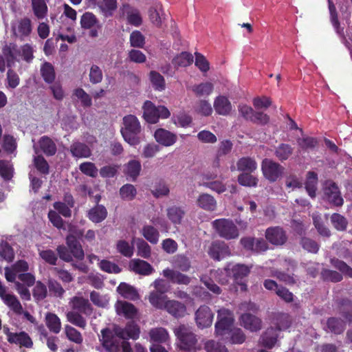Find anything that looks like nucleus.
I'll return each instance as SVG.
<instances>
[{
  "mask_svg": "<svg viewBox=\"0 0 352 352\" xmlns=\"http://www.w3.org/2000/svg\"><path fill=\"white\" fill-rule=\"evenodd\" d=\"M261 169L264 177L271 182L277 181L285 170L280 164L267 158L263 160Z\"/></svg>",
  "mask_w": 352,
  "mask_h": 352,
  "instance_id": "9",
  "label": "nucleus"
},
{
  "mask_svg": "<svg viewBox=\"0 0 352 352\" xmlns=\"http://www.w3.org/2000/svg\"><path fill=\"white\" fill-rule=\"evenodd\" d=\"M214 314L207 305H201L195 312L197 325L200 329L209 327L212 325Z\"/></svg>",
  "mask_w": 352,
  "mask_h": 352,
  "instance_id": "13",
  "label": "nucleus"
},
{
  "mask_svg": "<svg viewBox=\"0 0 352 352\" xmlns=\"http://www.w3.org/2000/svg\"><path fill=\"white\" fill-rule=\"evenodd\" d=\"M154 137L159 144L164 146H172L177 141V135L175 133L162 128L155 131Z\"/></svg>",
  "mask_w": 352,
  "mask_h": 352,
  "instance_id": "22",
  "label": "nucleus"
},
{
  "mask_svg": "<svg viewBox=\"0 0 352 352\" xmlns=\"http://www.w3.org/2000/svg\"><path fill=\"white\" fill-rule=\"evenodd\" d=\"M331 222L333 228L338 231H345L347 228L348 221L345 217L339 213H333L331 216Z\"/></svg>",
  "mask_w": 352,
  "mask_h": 352,
  "instance_id": "49",
  "label": "nucleus"
},
{
  "mask_svg": "<svg viewBox=\"0 0 352 352\" xmlns=\"http://www.w3.org/2000/svg\"><path fill=\"white\" fill-rule=\"evenodd\" d=\"M65 333L66 338L71 342L76 344H81L83 342V338L81 333L74 327L66 324L65 326Z\"/></svg>",
  "mask_w": 352,
  "mask_h": 352,
  "instance_id": "47",
  "label": "nucleus"
},
{
  "mask_svg": "<svg viewBox=\"0 0 352 352\" xmlns=\"http://www.w3.org/2000/svg\"><path fill=\"white\" fill-rule=\"evenodd\" d=\"M41 74L43 80L46 83H53L56 78L54 67L52 63L45 62L41 67Z\"/></svg>",
  "mask_w": 352,
  "mask_h": 352,
  "instance_id": "41",
  "label": "nucleus"
},
{
  "mask_svg": "<svg viewBox=\"0 0 352 352\" xmlns=\"http://www.w3.org/2000/svg\"><path fill=\"white\" fill-rule=\"evenodd\" d=\"M14 259V251L10 243L1 239L0 241V260L12 263Z\"/></svg>",
  "mask_w": 352,
  "mask_h": 352,
  "instance_id": "39",
  "label": "nucleus"
},
{
  "mask_svg": "<svg viewBox=\"0 0 352 352\" xmlns=\"http://www.w3.org/2000/svg\"><path fill=\"white\" fill-rule=\"evenodd\" d=\"M3 333L6 336L7 341L11 344L27 349H31L34 345L32 338L25 331L12 332L8 327H4Z\"/></svg>",
  "mask_w": 352,
  "mask_h": 352,
  "instance_id": "8",
  "label": "nucleus"
},
{
  "mask_svg": "<svg viewBox=\"0 0 352 352\" xmlns=\"http://www.w3.org/2000/svg\"><path fill=\"white\" fill-rule=\"evenodd\" d=\"M331 265L340 271V272L324 268L320 272L321 279L324 282L338 283L343 279V276L352 278V267L344 261L336 258L330 261Z\"/></svg>",
  "mask_w": 352,
  "mask_h": 352,
  "instance_id": "1",
  "label": "nucleus"
},
{
  "mask_svg": "<svg viewBox=\"0 0 352 352\" xmlns=\"http://www.w3.org/2000/svg\"><path fill=\"white\" fill-rule=\"evenodd\" d=\"M212 224L221 237L230 240L239 236V230L232 220L226 219H216Z\"/></svg>",
  "mask_w": 352,
  "mask_h": 352,
  "instance_id": "7",
  "label": "nucleus"
},
{
  "mask_svg": "<svg viewBox=\"0 0 352 352\" xmlns=\"http://www.w3.org/2000/svg\"><path fill=\"white\" fill-rule=\"evenodd\" d=\"M71 306L74 310L83 314L86 316H91L93 313V307L89 300L82 296H74L71 299Z\"/></svg>",
  "mask_w": 352,
  "mask_h": 352,
  "instance_id": "18",
  "label": "nucleus"
},
{
  "mask_svg": "<svg viewBox=\"0 0 352 352\" xmlns=\"http://www.w3.org/2000/svg\"><path fill=\"white\" fill-rule=\"evenodd\" d=\"M141 132L140 122L136 116L127 115L123 118V127L120 130L122 138L131 146L140 143V133Z\"/></svg>",
  "mask_w": 352,
  "mask_h": 352,
  "instance_id": "2",
  "label": "nucleus"
},
{
  "mask_svg": "<svg viewBox=\"0 0 352 352\" xmlns=\"http://www.w3.org/2000/svg\"><path fill=\"white\" fill-rule=\"evenodd\" d=\"M167 296L160 292L153 291L148 296V301L151 305L157 309L165 308Z\"/></svg>",
  "mask_w": 352,
  "mask_h": 352,
  "instance_id": "44",
  "label": "nucleus"
},
{
  "mask_svg": "<svg viewBox=\"0 0 352 352\" xmlns=\"http://www.w3.org/2000/svg\"><path fill=\"white\" fill-rule=\"evenodd\" d=\"M32 30V21L28 17L18 20L12 25L13 35L21 41H23L25 37L29 36Z\"/></svg>",
  "mask_w": 352,
  "mask_h": 352,
  "instance_id": "14",
  "label": "nucleus"
},
{
  "mask_svg": "<svg viewBox=\"0 0 352 352\" xmlns=\"http://www.w3.org/2000/svg\"><path fill=\"white\" fill-rule=\"evenodd\" d=\"M327 327L329 331L335 334H340L344 330V322L338 318L331 317L327 321Z\"/></svg>",
  "mask_w": 352,
  "mask_h": 352,
  "instance_id": "48",
  "label": "nucleus"
},
{
  "mask_svg": "<svg viewBox=\"0 0 352 352\" xmlns=\"http://www.w3.org/2000/svg\"><path fill=\"white\" fill-rule=\"evenodd\" d=\"M118 315H122L127 319H133L138 313L136 307L131 302L118 300L116 305Z\"/></svg>",
  "mask_w": 352,
  "mask_h": 352,
  "instance_id": "24",
  "label": "nucleus"
},
{
  "mask_svg": "<svg viewBox=\"0 0 352 352\" xmlns=\"http://www.w3.org/2000/svg\"><path fill=\"white\" fill-rule=\"evenodd\" d=\"M129 41L131 47L143 48L145 45V37L141 32L134 30L130 34Z\"/></svg>",
  "mask_w": 352,
  "mask_h": 352,
  "instance_id": "58",
  "label": "nucleus"
},
{
  "mask_svg": "<svg viewBox=\"0 0 352 352\" xmlns=\"http://www.w3.org/2000/svg\"><path fill=\"white\" fill-rule=\"evenodd\" d=\"M129 267L135 274L142 276L152 274L155 270L147 261L139 258L133 259L130 262Z\"/></svg>",
  "mask_w": 352,
  "mask_h": 352,
  "instance_id": "20",
  "label": "nucleus"
},
{
  "mask_svg": "<svg viewBox=\"0 0 352 352\" xmlns=\"http://www.w3.org/2000/svg\"><path fill=\"white\" fill-rule=\"evenodd\" d=\"M294 148L289 144L281 143L276 147L274 155L280 162L287 160L293 154Z\"/></svg>",
  "mask_w": 352,
  "mask_h": 352,
  "instance_id": "37",
  "label": "nucleus"
},
{
  "mask_svg": "<svg viewBox=\"0 0 352 352\" xmlns=\"http://www.w3.org/2000/svg\"><path fill=\"white\" fill-rule=\"evenodd\" d=\"M324 194L327 200L333 206L341 207L344 204L340 188L336 182L329 181L324 188Z\"/></svg>",
  "mask_w": 352,
  "mask_h": 352,
  "instance_id": "10",
  "label": "nucleus"
},
{
  "mask_svg": "<svg viewBox=\"0 0 352 352\" xmlns=\"http://www.w3.org/2000/svg\"><path fill=\"white\" fill-rule=\"evenodd\" d=\"M229 252L228 247L224 243H213L210 248L209 254L214 260L220 261Z\"/></svg>",
  "mask_w": 352,
  "mask_h": 352,
  "instance_id": "31",
  "label": "nucleus"
},
{
  "mask_svg": "<svg viewBox=\"0 0 352 352\" xmlns=\"http://www.w3.org/2000/svg\"><path fill=\"white\" fill-rule=\"evenodd\" d=\"M339 314L349 322H352V301L343 298L338 302Z\"/></svg>",
  "mask_w": 352,
  "mask_h": 352,
  "instance_id": "33",
  "label": "nucleus"
},
{
  "mask_svg": "<svg viewBox=\"0 0 352 352\" xmlns=\"http://www.w3.org/2000/svg\"><path fill=\"white\" fill-rule=\"evenodd\" d=\"M163 275L173 284L188 285L191 281L188 276L169 268L163 270Z\"/></svg>",
  "mask_w": 352,
  "mask_h": 352,
  "instance_id": "21",
  "label": "nucleus"
},
{
  "mask_svg": "<svg viewBox=\"0 0 352 352\" xmlns=\"http://www.w3.org/2000/svg\"><path fill=\"white\" fill-rule=\"evenodd\" d=\"M214 108L218 114L228 116L232 111V104L227 97L219 96L214 100Z\"/></svg>",
  "mask_w": 352,
  "mask_h": 352,
  "instance_id": "26",
  "label": "nucleus"
},
{
  "mask_svg": "<svg viewBox=\"0 0 352 352\" xmlns=\"http://www.w3.org/2000/svg\"><path fill=\"white\" fill-rule=\"evenodd\" d=\"M136 245L138 256L144 258H148L151 257V248L144 239L138 238L136 241Z\"/></svg>",
  "mask_w": 352,
  "mask_h": 352,
  "instance_id": "61",
  "label": "nucleus"
},
{
  "mask_svg": "<svg viewBox=\"0 0 352 352\" xmlns=\"http://www.w3.org/2000/svg\"><path fill=\"white\" fill-rule=\"evenodd\" d=\"M149 79L155 90L162 91L166 88L164 78L156 71H151L149 73Z\"/></svg>",
  "mask_w": 352,
  "mask_h": 352,
  "instance_id": "45",
  "label": "nucleus"
},
{
  "mask_svg": "<svg viewBox=\"0 0 352 352\" xmlns=\"http://www.w3.org/2000/svg\"><path fill=\"white\" fill-rule=\"evenodd\" d=\"M73 96H76L81 103V105L85 107H90L92 105V100L91 96L82 89L76 88L73 91Z\"/></svg>",
  "mask_w": 352,
  "mask_h": 352,
  "instance_id": "53",
  "label": "nucleus"
},
{
  "mask_svg": "<svg viewBox=\"0 0 352 352\" xmlns=\"http://www.w3.org/2000/svg\"><path fill=\"white\" fill-rule=\"evenodd\" d=\"M313 223L318 233L323 236H329L331 231L324 225L322 217L319 214L313 215Z\"/></svg>",
  "mask_w": 352,
  "mask_h": 352,
  "instance_id": "60",
  "label": "nucleus"
},
{
  "mask_svg": "<svg viewBox=\"0 0 352 352\" xmlns=\"http://www.w3.org/2000/svg\"><path fill=\"white\" fill-rule=\"evenodd\" d=\"M144 118L151 124H155L160 118L166 119L170 116L169 110L164 106L156 107L151 101L146 100L142 107Z\"/></svg>",
  "mask_w": 352,
  "mask_h": 352,
  "instance_id": "6",
  "label": "nucleus"
},
{
  "mask_svg": "<svg viewBox=\"0 0 352 352\" xmlns=\"http://www.w3.org/2000/svg\"><path fill=\"white\" fill-rule=\"evenodd\" d=\"M149 336L151 339L156 342H164L168 337L167 331L162 327L151 329Z\"/></svg>",
  "mask_w": 352,
  "mask_h": 352,
  "instance_id": "63",
  "label": "nucleus"
},
{
  "mask_svg": "<svg viewBox=\"0 0 352 352\" xmlns=\"http://www.w3.org/2000/svg\"><path fill=\"white\" fill-rule=\"evenodd\" d=\"M119 192L122 199L131 201L135 197L137 190L133 184H126L120 188Z\"/></svg>",
  "mask_w": 352,
  "mask_h": 352,
  "instance_id": "54",
  "label": "nucleus"
},
{
  "mask_svg": "<svg viewBox=\"0 0 352 352\" xmlns=\"http://www.w3.org/2000/svg\"><path fill=\"white\" fill-rule=\"evenodd\" d=\"M175 334L179 341V348L185 351L195 352L201 349L198 345L197 336L190 328L180 324L175 331Z\"/></svg>",
  "mask_w": 352,
  "mask_h": 352,
  "instance_id": "3",
  "label": "nucleus"
},
{
  "mask_svg": "<svg viewBox=\"0 0 352 352\" xmlns=\"http://www.w3.org/2000/svg\"><path fill=\"white\" fill-rule=\"evenodd\" d=\"M197 203L199 207L206 211L212 212L217 208V201L213 196L208 193L199 195Z\"/></svg>",
  "mask_w": 352,
  "mask_h": 352,
  "instance_id": "27",
  "label": "nucleus"
},
{
  "mask_svg": "<svg viewBox=\"0 0 352 352\" xmlns=\"http://www.w3.org/2000/svg\"><path fill=\"white\" fill-rule=\"evenodd\" d=\"M193 62L192 55L187 52H183L173 59V64L177 67H187Z\"/></svg>",
  "mask_w": 352,
  "mask_h": 352,
  "instance_id": "51",
  "label": "nucleus"
},
{
  "mask_svg": "<svg viewBox=\"0 0 352 352\" xmlns=\"http://www.w3.org/2000/svg\"><path fill=\"white\" fill-rule=\"evenodd\" d=\"M45 319V324L51 332L57 334L60 331L61 322L56 314L48 312Z\"/></svg>",
  "mask_w": 352,
  "mask_h": 352,
  "instance_id": "40",
  "label": "nucleus"
},
{
  "mask_svg": "<svg viewBox=\"0 0 352 352\" xmlns=\"http://www.w3.org/2000/svg\"><path fill=\"white\" fill-rule=\"evenodd\" d=\"M98 266L102 271L109 274H118L122 271L117 264L106 259L101 260Z\"/></svg>",
  "mask_w": 352,
  "mask_h": 352,
  "instance_id": "62",
  "label": "nucleus"
},
{
  "mask_svg": "<svg viewBox=\"0 0 352 352\" xmlns=\"http://www.w3.org/2000/svg\"><path fill=\"white\" fill-rule=\"evenodd\" d=\"M142 169L141 164L135 160H130L124 167V174L129 177L133 182L136 181Z\"/></svg>",
  "mask_w": 352,
  "mask_h": 352,
  "instance_id": "36",
  "label": "nucleus"
},
{
  "mask_svg": "<svg viewBox=\"0 0 352 352\" xmlns=\"http://www.w3.org/2000/svg\"><path fill=\"white\" fill-rule=\"evenodd\" d=\"M251 268L252 266L249 267L244 264H236L232 268L234 280L241 286V291L247 290V285L244 283L240 282L249 275Z\"/></svg>",
  "mask_w": 352,
  "mask_h": 352,
  "instance_id": "17",
  "label": "nucleus"
},
{
  "mask_svg": "<svg viewBox=\"0 0 352 352\" xmlns=\"http://www.w3.org/2000/svg\"><path fill=\"white\" fill-rule=\"evenodd\" d=\"M89 82L92 85L100 83L103 79V73L101 68L97 65H92L89 73Z\"/></svg>",
  "mask_w": 352,
  "mask_h": 352,
  "instance_id": "56",
  "label": "nucleus"
},
{
  "mask_svg": "<svg viewBox=\"0 0 352 352\" xmlns=\"http://www.w3.org/2000/svg\"><path fill=\"white\" fill-rule=\"evenodd\" d=\"M70 152L74 157L87 158L91 155V151L85 143L76 142L70 146Z\"/></svg>",
  "mask_w": 352,
  "mask_h": 352,
  "instance_id": "28",
  "label": "nucleus"
},
{
  "mask_svg": "<svg viewBox=\"0 0 352 352\" xmlns=\"http://www.w3.org/2000/svg\"><path fill=\"white\" fill-rule=\"evenodd\" d=\"M67 320L72 324L85 329L87 326L85 318L81 315V313L71 311L66 314Z\"/></svg>",
  "mask_w": 352,
  "mask_h": 352,
  "instance_id": "46",
  "label": "nucleus"
},
{
  "mask_svg": "<svg viewBox=\"0 0 352 352\" xmlns=\"http://www.w3.org/2000/svg\"><path fill=\"white\" fill-rule=\"evenodd\" d=\"M107 217V210L102 205H97L91 208L87 214V217L90 221L95 223H100Z\"/></svg>",
  "mask_w": 352,
  "mask_h": 352,
  "instance_id": "29",
  "label": "nucleus"
},
{
  "mask_svg": "<svg viewBox=\"0 0 352 352\" xmlns=\"http://www.w3.org/2000/svg\"><path fill=\"white\" fill-rule=\"evenodd\" d=\"M236 166L239 170L247 173L253 172L257 167L256 161L249 157L239 159L236 163Z\"/></svg>",
  "mask_w": 352,
  "mask_h": 352,
  "instance_id": "43",
  "label": "nucleus"
},
{
  "mask_svg": "<svg viewBox=\"0 0 352 352\" xmlns=\"http://www.w3.org/2000/svg\"><path fill=\"white\" fill-rule=\"evenodd\" d=\"M302 248L308 252L312 254L318 253L320 245L314 239L303 236L300 240Z\"/></svg>",
  "mask_w": 352,
  "mask_h": 352,
  "instance_id": "55",
  "label": "nucleus"
},
{
  "mask_svg": "<svg viewBox=\"0 0 352 352\" xmlns=\"http://www.w3.org/2000/svg\"><path fill=\"white\" fill-rule=\"evenodd\" d=\"M34 166L36 170L42 175H48L50 173V166L42 155H37L33 160Z\"/></svg>",
  "mask_w": 352,
  "mask_h": 352,
  "instance_id": "59",
  "label": "nucleus"
},
{
  "mask_svg": "<svg viewBox=\"0 0 352 352\" xmlns=\"http://www.w3.org/2000/svg\"><path fill=\"white\" fill-rule=\"evenodd\" d=\"M279 318L281 321L283 320V323L278 322L275 327H271L267 328L260 338L261 345L265 348H273L278 340V331L289 327L290 321L289 320L288 315L282 314Z\"/></svg>",
  "mask_w": 352,
  "mask_h": 352,
  "instance_id": "4",
  "label": "nucleus"
},
{
  "mask_svg": "<svg viewBox=\"0 0 352 352\" xmlns=\"http://www.w3.org/2000/svg\"><path fill=\"white\" fill-rule=\"evenodd\" d=\"M118 329V335L121 336L122 340H129L131 338L133 340H137L140 336V328L138 325L133 321L129 322L124 328L116 327Z\"/></svg>",
  "mask_w": 352,
  "mask_h": 352,
  "instance_id": "23",
  "label": "nucleus"
},
{
  "mask_svg": "<svg viewBox=\"0 0 352 352\" xmlns=\"http://www.w3.org/2000/svg\"><path fill=\"white\" fill-rule=\"evenodd\" d=\"M265 236L267 241L276 246L284 245L288 239L285 230L280 226H272L267 228Z\"/></svg>",
  "mask_w": 352,
  "mask_h": 352,
  "instance_id": "11",
  "label": "nucleus"
},
{
  "mask_svg": "<svg viewBox=\"0 0 352 352\" xmlns=\"http://www.w3.org/2000/svg\"><path fill=\"white\" fill-rule=\"evenodd\" d=\"M185 214L186 212L181 206H173L167 209V217L174 225L181 224Z\"/></svg>",
  "mask_w": 352,
  "mask_h": 352,
  "instance_id": "32",
  "label": "nucleus"
},
{
  "mask_svg": "<svg viewBox=\"0 0 352 352\" xmlns=\"http://www.w3.org/2000/svg\"><path fill=\"white\" fill-rule=\"evenodd\" d=\"M97 6L102 15L107 18L113 15L118 8V2L117 0H102L97 3Z\"/></svg>",
  "mask_w": 352,
  "mask_h": 352,
  "instance_id": "34",
  "label": "nucleus"
},
{
  "mask_svg": "<svg viewBox=\"0 0 352 352\" xmlns=\"http://www.w3.org/2000/svg\"><path fill=\"white\" fill-rule=\"evenodd\" d=\"M118 329L115 327L113 329L109 328L102 329L99 340L102 346L107 352H119L120 343L122 338L118 333Z\"/></svg>",
  "mask_w": 352,
  "mask_h": 352,
  "instance_id": "5",
  "label": "nucleus"
},
{
  "mask_svg": "<svg viewBox=\"0 0 352 352\" xmlns=\"http://www.w3.org/2000/svg\"><path fill=\"white\" fill-rule=\"evenodd\" d=\"M297 143L302 151L314 150L318 144L317 138L314 137H303L297 139Z\"/></svg>",
  "mask_w": 352,
  "mask_h": 352,
  "instance_id": "50",
  "label": "nucleus"
},
{
  "mask_svg": "<svg viewBox=\"0 0 352 352\" xmlns=\"http://www.w3.org/2000/svg\"><path fill=\"white\" fill-rule=\"evenodd\" d=\"M65 241L73 257L78 261H82L85 258V252L76 236L70 233L66 236Z\"/></svg>",
  "mask_w": 352,
  "mask_h": 352,
  "instance_id": "16",
  "label": "nucleus"
},
{
  "mask_svg": "<svg viewBox=\"0 0 352 352\" xmlns=\"http://www.w3.org/2000/svg\"><path fill=\"white\" fill-rule=\"evenodd\" d=\"M240 320L241 324L252 332L261 329V320L251 314H242Z\"/></svg>",
  "mask_w": 352,
  "mask_h": 352,
  "instance_id": "25",
  "label": "nucleus"
},
{
  "mask_svg": "<svg viewBox=\"0 0 352 352\" xmlns=\"http://www.w3.org/2000/svg\"><path fill=\"white\" fill-rule=\"evenodd\" d=\"M118 293L125 298L135 299L138 296L135 289L130 285L121 283L117 288Z\"/></svg>",
  "mask_w": 352,
  "mask_h": 352,
  "instance_id": "52",
  "label": "nucleus"
},
{
  "mask_svg": "<svg viewBox=\"0 0 352 352\" xmlns=\"http://www.w3.org/2000/svg\"><path fill=\"white\" fill-rule=\"evenodd\" d=\"M233 318L230 311L228 309H220L218 311L217 321L215 324V332L218 335L225 334L229 331L233 324Z\"/></svg>",
  "mask_w": 352,
  "mask_h": 352,
  "instance_id": "12",
  "label": "nucleus"
},
{
  "mask_svg": "<svg viewBox=\"0 0 352 352\" xmlns=\"http://www.w3.org/2000/svg\"><path fill=\"white\" fill-rule=\"evenodd\" d=\"M142 234L151 244H157L160 238L159 231L153 226L146 225L142 229Z\"/></svg>",
  "mask_w": 352,
  "mask_h": 352,
  "instance_id": "42",
  "label": "nucleus"
},
{
  "mask_svg": "<svg viewBox=\"0 0 352 352\" xmlns=\"http://www.w3.org/2000/svg\"><path fill=\"white\" fill-rule=\"evenodd\" d=\"M204 349L207 352H228L225 345L213 340L206 342Z\"/></svg>",
  "mask_w": 352,
  "mask_h": 352,
  "instance_id": "64",
  "label": "nucleus"
},
{
  "mask_svg": "<svg viewBox=\"0 0 352 352\" xmlns=\"http://www.w3.org/2000/svg\"><path fill=\"white\" fill-rule=\"evenodd\" d=\"M38 144L41 149L47 156H53L56 154L57 151L56 145L48 136L41 137Z\"/></svg>",
  "mask_w": 352,
  "mask_h": 352,
  "instance_id": "38",
  "label": "nucleus"
},
{
  "mask_svg": "<svg viewBox=\"0 0 352 352\" xmlns=\"http://www.w3.org/2000/svg\"><path fill=\"white\" fill-rule=\"evenodd\" d=\"M120 12L122 16H125L127 23L135 27H139L142 23V18L140 11L130 6L129 3L122 4L120 8Z\"/></svg>",
  "mask_w": 352,
  "mask_h": 352,
  "instance_id": "15",
  "label": "nucleus"
},
{
  "mask_svg": "<svg viewBox=\"0 0 352 352\" xmlns=\"http://www.w3.org/2000/svg\"><path fill=\"white\" fill-rule=\"evenodd\" d=\"M19 50L16 44L10 43L5 45L2 48L3 56L6 60L7 67H11L14 63L16 59V54L19 53Z\"/></svg>",
  "mask_w": 352,
  "mask_h": 352,
  "instance_id": "30",
  "label": "nucleus"
},
{
  "mask_svg": "<svg viewBox=\"0 0 352 352\" xmlns=\"http://www.w3.org/2000/svg\"><path fill=\"white\" fill-rule=\"evenodd\" d=\"M50 0H32V8L34 14L38 19H44L48 11L47 3Z\"/></svg>",
  "mask_w": 352,
  "mask_h": 352,
  "instance_id": "35",
  "label": "nucleus"
},
{
  "mask_svg": "<svg viewBox=\"0 0 352 352\" xmlns=\"http://www.w3.org/2000/svg\"><path fill=\"white\" fill-rule=\"evenodd\" d=\"M96 16L91 12L84 13L80 18V25L83 29H91L98 23Z\"/></svg>",
  "mask_w": 352,
  "mask_h": 352,
  "instance_id": "57",
  "label": "nucleus"
},
{
  "mask_svg": "<svg viewBox=\"0 0 352 352\" xmlns=\"http://www.w3.org/2000/svg\"><path fill=\"white\" fill-rule=\"evenodd\" d=\"M164 309L175 318H183L186 314V305L175 300H167Z\"/></svg>",
  "mask_w": 352,
  "mask_h": 352,
  "instance_id": "19",
  "label": "nucleus"
}]
</instances>
